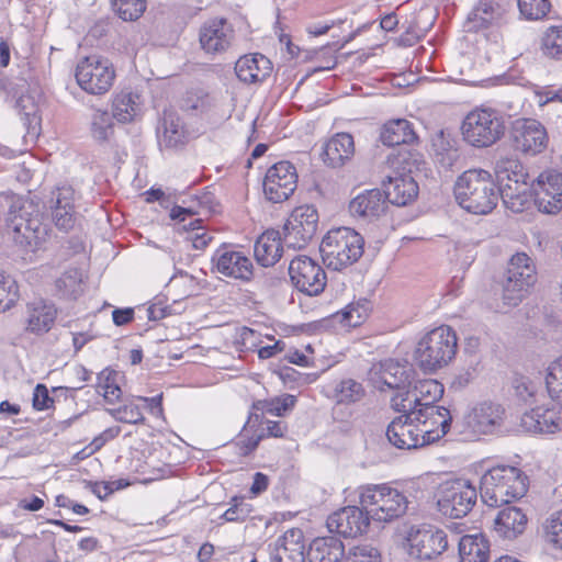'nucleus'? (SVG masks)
Returning <instances> with one entry per match:
<instances>
[{"instance_id": "obj_1", "label": "nucleus", "mask_w": 562, "mask_h": 562, "mask_svg": "<svg viewBox=\"0 0 562 562\" xmlns=\"http://www.w3.org/2000/svg\"><path fill=\"white\" fill-rule=\"evenodd\" d=\"M454 194L459 205L473 214L491 213L502 198L492 175L483 169L464 171L454 184Z\"/></svg>"}, {"instance_id": "obj_2", "label": "nucleus", "mask_w": 562, "mask_h": 562, "mask_svg": "<svg viewBox=\"0 0 562 562\" xmlns=\"http://www.w3.org/2000/svg\"><path fill=\"white\" fill-rule=\"evenodd\" d=\"M271 417H281V397L257 401L252 404L248 419L234 446L240 457L249 456L265 437H281L279 422Z\"/></svg>"}, {"instance_id": "obj_3", "label": "nucleus", "mask_w": 562, "mask_h": 562, "mask_svg": "<svg viewBox=\"0 0 562 562\" xmlns=\"http://www.w3.org/2000/svg\"><path fill=\"white\" fill-rule=\"evenodd\" d=\"M480 491L483 503L498 507L525 496L528 491V477L516 467L496 465L482 475Z\"/></svg>"}, {"instance_id": "obj_4", "label": "nucleus", "mask_w": 562, "mask_h": 562, "mask_svg": "<svg viewBox=\"0 0 562 562\" xmlns=\"http://www.w3.org/2000/svg\"><path fill=\"white\" fill-rule=\"evenodd\" d=\"M458 337L447 325L427 331L417 342L415 359L425 372H436L447 367L456 357Z\"/></svg>"}, {"instance_id": "obj_5", "label": "nucleus", "mask_w": 562, "mask_h": 562, "mask_svg": "<svg viewBox=\"0 0 562 562\" xmlns=\"http://www.w3.org/2000/svg\"><path fill=\"white\" fill-rule=\"evenodd\" d=\"M363 237L349 227L330 229L322 239L319 251L327 268L339 271L363 255Z\"/></svg>"}, {"instance_id": "obj_6", "label": "nucleus", "mask_w": 562, "mask_h": 562, "mask_svg": "<svg viewBox=\"0 0 562 562\" xmlns=\"http://www.w3.org/2000/svg\"><path fill=\"white\" fill-rule=\"evenodd\" d=\"M537 282V268L526 252L510 257L502 279V301L509 307L519 305Z\"/></svg>"}, {"instance_id": "obj_7", "label": "nucleus", "mask_w": 562, "mask_h": 562, "mask_svg": "<svg viewBox=\"0 0 562 562\" xmlns=\"http://www.w3.org/2000/svg\"><path fill=\"white\" fill-rule=\"evenodd\" d=\"M360 504L373 520L391 521L406 513L407 497L385 484L360 487Z\"/></svg>"}, {"instance_id": "obj_8", "label": "nucleus", "mask_w": 562, "mask_h": 562, "mask_svg": "<svg viewBox=\"0 0 562 562\" xmlns=\"http://www.w3.org/2000/svg\"><path fill=\"white\" fill-rule=\"evenodd\" d=\"M505 122L499 113L491 108H476L463 119V139L476 148L490 147L505 134Z\"/></svg>"}, {"instance_id": "obj_9", "label": "nucleus", "mask_w": 562, "mask_h": 562, "mask_svg": "<svg viewBox=\"0 0 562 562\" xmlns=\"http://www.w3.org/2000/svg\"><path fill=\"white\" fill-rule=\"evenodd\" d=\"M495 175L506 207L521 212L528 203L526 184L529 178L522 164L514 158H502L496 162Z\"/></svg>"}, {"instance_id": "obj_10", "label": "nucleus", "mask_w": 562, "mask_h": 562, "mask_svg": "<svg viewBox=\"0 0 562 562\" xmlns=\"http://www.w3.org/2000/svg\"><path fill=\"white\" fill-rule=\"evenodd\" d=\"M12 239L25 251H35L48 235V225L43 214L32 203L24 204L20 214L10 218Z\"/></svg>"}, {"instance_id": "obj_11", "label": "nucleus", "mask_w": 562, "mask_h": 562, "mask_svg": "<svg viewBox=\"0 0 562 562\" xmlns=\"http://www.w3.org/2000/svg\"><path fill=\"white\" fill-rule=\"evenodd\" d=\"M79 87L90 94H104L113 85L115 71L112 64L98 55L83 57L76 67Z\"/></svg>"}, {"instance_id": "obj_12", "label": "nucleus", "mask_w": 562, "mask_h": 562, "mask_svg": "<svg viewBox=\"0 0 562 562\" xmlns=\"http://www.w3.org/2000/svg\"><path fill=\"white\" fill-rule=\"evenodd\" d=\"M318 213L311 205L295 207L283 223V246L288 249L305 248L316 234Z\"/></svg>"}, {"instance_id": "obj_13", "label": "nucleus", "mask_w": 562, "mask_h": 562, "mask_svg": "<svg viewBox=\"0 0 562 562\" xmlns=\"http://www.w3.org/2000/svg\"><path fill=\"white\" fill-rule=\"evenodd\" d=\"M476 499L474 485L467 480H456L441 485L437 505L442 515L462 518L471 512Z\"/></svg>"}, {"instance_id": "obj_14", "label": "nucleus", "mask_w": 562, "mask_h": 562, "mask_svg": "<svg viewBox=\"0 0 562 562\" xmlns=\"http://www.w3.org/2000/svg\"><path fill=\"white\" fill-rule=\"evenodd\" d=\"M288 273L291 284L310 296L321 294L327 282L322 266L305 255H297L290 260Z\"/></svg>"}, {"instance_id": "obj_15", "label": "nucleus", "mask_w": 562, "mask_h": 562, "mask_svg": "<svg viewBox=\"0 0 562 562\" xmlns=\"http://www.w3.org/2000/svg\"><path fill=\"white\" fill-rule=\"evenodd\" d=\"M443 385L437 380L426 379L418 381L412 390L400 391L391 398V405L396 412H412L425 407H439L435 405L442 395Z\"/></svg>"}, {"instance_id": "obj_16", "label": "nucleus", "mask_w": 562, "mask_h": 562, "mask_svg": "<svg viewBox=\"0 0 562 562\" xmlns=\"http://www.w3.org/2000/svg\"><path fill=\"white\" fill-rule=\"evenodd\" d=\"M406 541L409 546V554L420 560L434 559L448 548L446 532L426 524L412 526Z\"/></svg>"}, {"instance_id": "obj_17", "label": "nucleus", "mask_w": 562, "mask_h": 562, "mask_svg": "<svg viewBox=\"0 0 562 562\" xmlns=\"http://www.w3.org/2000/svg\"><path fill=\"white\" fill-rule=\"evenodd\" d=\"M370 311V301L361 299L358 302L348 304L342 311L323 318L313 325L283 326V337L294 335L297 331H303L306 327H314L318 330H329L334 328L337 323H340L346 327H357L368 317Z\"/></svg>"}, {"instance_id": "obj_18", "label": "nucleus", "mask_w": 562, "mask_h": 562, "mask_svg": "<svg viewBox=\"0 0 562 562\" xmlns=\"http://www.w3.org/2000/svg\"><path fill=\"white\" fill-rule=\"evenodd\" d=\"M418 426L422 443L428 446L448 434L452 423L450 411L446 407H425L412 411Z\"/></svg>"}, {"instance_id": "obj_19", "label": "nucleus", "mask_w": 562, "mask_h": 562, "mask_svg": "<svg viewBox=\"0 0 562 562\" xmlns=\"http://www.w3.org/2000/svg\"><path fill=\"white\" fill-rule=\"evenodd\" d=\"M535 204L546 214L562 210V175L554 170L540 173L533 184Z\"/></svg>"}, {"instance_id": "obj_20", "label": "nucleus", "mask_w": 562, "mask_h": 562, "mask_svg": "<svg viewBox=\"0 0 562 562\" xmlns=\"http://www.w3.org/2000/svg\"><path fill=\"white\" fill-rule=\"evenodd\" d=\"M370 516L358 506L344 507L327 518V528L342 537H357L367 531Z\"/></svg>"}, {"instance_id": "obj_21", "label": "nucleus", "mask_w": 562, "mask_h": 562, "mask_svg": "<svg viewBox=\"0 0 562 562\" xmlns=\"http://www.w3.org/2000/svg\"><path fill=\"white\" fill-rule=\"evenodd\" d=\"M350 215L363 223H372L386 214V196L379 189L364 190L357 194L348 205Z\"/></svg>"}, {"instance_id": "obj_22", "label": "nucleus", "mask_w": 562, "mask_h": 562, "mask_svg": "<svg viewBox=\"0 0 562 562\" xmlns=\"http://www.w3.org/2000/svg\"><path fill=\"white\" fill-rule=\"evenodd\" d=\"M515 147L528 155L535 156L548 146V134L544 126L533 119L517 122L513 131Z\"/></svg>"}, {"instance_id": "obj_23", "label": "nucleus", "mask_w": 562, "mask_h": 562, "mask_svg": "<svg viewBox=\"0 0 562 562\" xmlns=\"http://www.w3.org/2000/svg\"><path fill=\"white\" fill-rule=\"evenodd\" d=\"M213 268L216 272L243 281L252 277V262L244 252L228 247L218 248L212 257Z\"/></svg>"}, {"instance_id": "obj_24", "label": "nucleus", "mask_w": 562, "mask_h": 562, "mask_svg": "<svg viewBox=\"0 0 562 562\" xmlns=\"http://www.w3.org/2000/svg\"><path fill=\"white\" fill-rule=\"evenodd\" d=\"M402 415L394 418L386 429L389 442L397 449H418L425 447L420 441V432L412 412H401Z\"/></svg>"}, {"instance_id": "obj_25", "label": "nucleus", "mask_w": 562, "mask_h": 562, "mask_svg": "<svg viewBox=\"0 0 562 562\" xmlns=\"http://www.w3.org/2000/svg\"><path fill=\"white\" fill-rule=\"evenodd\" d=\"M234 38V29L224 18L211 19L201 26L199 40L201 47L209 54L225 52Z\"/></svg>"}, {"instance_id": "obj_26", "label": "nucleus", "mask_w": 562, "mask_h": 562, "mask_svg": "<svg viewBox=\"0 0 562 562\" xmlns=\"http://www.w3.org/2000/svg\"><path fill=\"white\" fill-rule=\"evenodd\" d=\"M504 413V408L499 404L483 402L472 408L467 416V424L474 434H493L501 428Z\"/></svg>"}, {"instance_id": "obj_27", "label": "nucleus", "mask_w": 562, "mask_h": 562, "mask_svg": "<svg viewBox=\"0 0 562 562\" xmlns=\"http://www.w3.org/2000/svg\"><path fill=\"white\" fill-rule=\"evenodd\" d=\"M56 317L57 308L53 303L42 299L29 302L24 314V330L42 336L52 329Z\"/></svg>"}, {"instance_id": "obj_28", "label": "nucleus", "mask_w": 562, "mask_h": 562, "mask_svg": "<svg viewBox=\"0 0 562 562\" xmlns=\"http://www.w3.org/2000/svg\"><path fill=\"white\" fill-rule=\"evenodd\" d=\"M382 183L387 203L403 206L414 201L418 194V184L408 173L393 172Z\"/></svg>"}, {"instance_id": "obj_29", "label": "nucleus", "mask_w": 562, "mask_h": 562, "mask_svg": "<svg viewBox=\"0 0 562 562\" xmlns=\"http://www.w3.org/2000/svg\"><path fill=\"white\" fill-rule=\"evenodd\" d=\"M521 426L529 432L554 434L562 430V414L554 408L533 407L522 415Z\"/></svg>"}, {"instance_id": "obj_30", "label": "nucleus", "mask_w": 562, "mask_h": 562, "mask_svg": "<svg viewBox=\"0 0 562 562\" xmlns=\"http://www.w3.org/2000/svg\"><path fill=\"white\" fill-rule=\"evenodd\" d=\"M353 155V137L349 133H337L324 144L321 157L327 167L339 168Z\"/></svg>"}, {"instance_id": "obj_31", "label": "nucleus", "mask_w": 562, "mask_h": 562, "mask_svg": "<svg viewBox=\"0 0 562 562\" xmlns=\"http://www.w3.org/2000/svg\"><path fill=\"white\" fill-rule=\"evenodd\" d=\"M272 70V64L262 54H249L240 57L235 65L238 79L246 83L265 80Z\"/></svg>"}, {"instance_id": "obj_32", "label": "nucleus", "mask_w": 562, "mask_h": 562, "mask_svg": "<svg viewBox=\"0 0 562 562\" xmlns=\"http://www.w3.org/2000/svg\"><path fill=\"white\" fill-rule=\"evenodd\" d=\"M74 195L71 187L57 188L52 198V218L55 225L61 231H69L75 224Z\"/></svg>"}, {"instance_id": "obj_33", "label": "nucleus", "mask_w": 562, "mask_h": 562, "mask_svg": "<svg viewBox=\"0 0 562 562\" xmlns=\"http://www.w3.org/2000/svg\"><path fill=\"white\" fill-rule=\"evenodd\" d=\"M157 137L160 146L175 148L184 143L186 128L178 113L168 109L157 125Z\"/></svg>"}, {"instance_id": "obj_34", "label": "nucleus", "mask_w": 562, "mask_h": 562, "mask_svg": "<svg viewBox=\"0 0 562 562\" xmlns=\"http://www.w3.org/2000/svg\"><path fill=\"white\" fill-rule=\"evenodd\" d=\"M255 258L262 267H272L281 258V233L266 229L255 243Z\"/></svg>"}, {"instance_id": "obj_35", "label": "nucleus", "mask_w": 562, "mask_h": 562, "mask_svg": "<svg viewBox=\"0 0 562 562\" xmlns=\"http://www.w3.org/2000/svg\"><path fill=\"white\" fill-rule=\"evenodd\" d=\"M528 518L520 508L506 507L494 519L495 532L504 539H514L526 529Z\"/></svg>"}, {"instance_id": "obj_36", "label": "nucleus", "mask_w": 562, "mask_h": 562, "mask_svg": "<svg viewBox=\"0 0 562 562\" xmlns=\"http://www.w3.org/2000/svg\"><path fill=\"white\" fill-rule=\"evenodd\" d=\"M345 554L342 542L333 536L316 538L310 544V562H339Z\"/></svg>"}, {"instance_id": "obj_37", "label": "nucleus", "mask_w": 562, "mask_h": 562, "mask_svg": "<svg viewBox=\"0 0 562 562\" xmlns=\"http://www.w3.org/2000/svg\"><path fill=\"white\" fill-rule=\"evenodd\" d=\"M381 142L389 147L412 144L416 139L413 125L405 119H396L386 122L380 133Z\"/></svg>"}, {"instance_id": "obj_38", "label": "nucleus", "mask_w": 562, "mask_h": 562, "mask_svg": "<svg viewBox=\"0 0 562 562\" xmlns=\"http://www.w3.org/2000/svg\"><path fill=\"white\" fill-rule=\"evenodd\" d=\"M460 562H487L490 543L483 535H467L459 540Z\"/></svg>"}, {"instance_id": "obj_39", "label": "nucleus", "mask_w": 562, "mask_h": 562, "mask_svg": "<svg viewBox=\"0 0 562 562\" xmlns=\"http://www.w3.org/2000/svg\"><path fill=\"white\" fill-rule=\"evenodd\" d=\"M215 198L211 192H204L196 196L189 206L175 205L170 211V218L184 223L193 220L194 215L211 214L216 211Z\"/></svg>"}, {"instance_id": "obj_40", "label": "nucleus", "mask_w": 562, "mask_h": 562, "mask_svg": "<svg viewBox=\"0 0 562 562\" xmlns=\"http://www.w3.org/2000/svg\"><path fill=\"white\" fill-rule=\"evenodd\" d=\"M502 8L495 0H480L467 19L468 31L477 32L488 27L501 15Z\"/></svg>"}, {"instance_id": "obj_41", "label": "nucleus", "mask_w": 562, "mask_h": 562, "mask_svg": "<svg viewBox=\"0 0 562 562\" xmlns=\"http://www.w3.org/2000/svg\"><path fill=\"white\" fill-rule=\"evenodd\" d=\"M140 112V97L132 91L116 93L112 101V115L120 123L132 122Z\"/></svg>"}, {"instance_id": "obj_42", "label": "nucleus", "mask_w": 562, "mask_h": 562, "mask_svg": "<svg viewBox=\"0 0 562 562\" xmlns=\"http://www.w3.org/2000/svg\"><path fill=\"white\" fill-rule=\"evenodd\" d=\"M380 381L389 389L405 391L408 383L406 368L393 359L385 360L381 363Z\"/></svg>"}, {"instance_id": "obj_43", "label": "nucleus", "mask_w": 562, "mask_h": 562, "mask_svg": "<svg viewBox=\"0 0 562 562\" xmlns=\"http://www.w3.org/2000/svg\"><path fill=\"white\" fill-rule=\"evenodd\" d=\"M283 562H305L304 536L299 528L283 533Z\"/></svg>"}, {"instance_id": "obj_44", "label": "nucleus", "mask_w": 562, "mask_h": 562, "mask_svg": "<svg viewBox=\"0 0 562 562\" xmlns=\"http://www.w3.org/2000/svg\"><path fill=\"white\" fill-rule=\"evenodd\" d=\"M113 115L101 109H93L90 116V133L99 143L109 142L114 134Z\"/></svg>"}, {"instance_id": "obj_45", "label": "nucleus", "mask_w": 562, "mask_h": 562, "mask_svg": "<svg viewBox=\"0 0 562 562\" xmlns=\"http://www.w3.org/2000/svg\"><path fill=\"white\" fill-rule=\"evenodd\" d=\"M83 273L79 268L66 270L56 280L57 294L65 299H76L82 292Z\"/></svg>"}, {"instance_id": "obj_46", "label": "nucleus", "mask_w": 562, "mask_h": 562, "mask_svg": "<svg viewBox=\"0 0 562 562\" xmlns=\"http://www.w3.org/2000/svg\"><path fill=\"white\" fill-rule=\"evenodd\" d=\"M119 373L104 369L97 375L95 391L102 395L109 404L115 403L122 396V390L117 384Z\"/></svg>"}, {"instance_id": "obj_47", "label": "nucleus", "mask_w": 562, "mask_h": 562, "mask_svg": "<svg viewBox=\"0 0 562 562\" xmlns=\"http://www.w3.org/2000/svg\"><path fill=\"white\" fill-rule=\"evenodd\" d=\"M362 384L353 379H344L334 386L333 398L337 403H356L364 396Z\"/></svg>"}, {"instance_id": "obj_48", "label": "nucleus", "mask_w": 562, "mask_h": 562, "mask_svg": "<svg viewBox=\"0 0 562 562\" xmlns=\"http://www.w3.org/2000/svg\"><path fill=\"white\" fill-rule=\"evenodd\" d=\"M546 387L549 396L562 405V356L549 363L546 374Z\"/></svg>"}, {"instance_id": "obj_49", "label": "nucleus", "mask_w": 562, "mask_h": 562, "mask_svg": "<svg viewBox=\"0 0 562 562\" xmlns=\"http://www.w3.org/2000/svg\"><path fill=\"white\" fill-rule=\"evenodd\" d=\"M281 161L274 162L266 172L262 189L267 201L271 203H281Z\"/></svg>"}, {"instance_id": "obj_50", "label": "nucleus", "mask_w": 562, "mask_h": 562, "mask_svg": "<svg viewBox=\"0 0 562 562\" xmlns=\"http://www.w3.org/2000/svg\"><path fill=\"white\" fill-rule=\"evenodd\" d=\"M543 536L547 543L562 550V509L553 512L543 524Z\"/></svg>"}, {"instance_id": "obj_51", "label": "nucleus", "mask_w": 562, "mask_h": 562, "mask_svg": "<svg viewBox=\"0 0 562 562\" xmlns=\"http://www.w3.org/2000/svg\"><path fill=\"white\" fill-rule=\"evenodd\" d=\"M541 48L546 56L562 59V25L551 26L544 32Z\"/></svg>"}, {"instance_id": "obj_52", "label": "nucleus", "mask_w": 562, "mask_h": 562, "mask_svg": "<svg viewBox=\"0 0 562 562\" xmlns=\"http://www.w3.org/2000/svg\"><path fill=\"white\" fill-rule=\"evenodd\" d=\"M116 14L124 21L139 19L146 10V0H111Z\"/></svg>"}, {"instance_id": "obj_53", "label": "nucleus", "mask_w": 562, "mask_h": 562, "mask_svg": "<svg viewBox=\"0 0 562 562\" xmlns=\"http://www.w3.org/2000/svg\"><path fill=\"white\" fill-rule=\"evenodd\" d=\"M520 14L530 21L544 19L551 10L549 0H518Z\"/></svg>"}, {"instance_id": "obj_54", "label": "nucleus", "mask_w": 562, "mask_h": 562, "mask_svg": "<svg viewBox=\"0 0 562 562\" xmlns=\"http://www.w3.org/2000/svg\"><path fill=\"white\" fill-rule=\"evenodd\" d=\"M178 224L181 226V229L190 233L189 239L195 249H204L212 240V236L204 231L201 218H193L189 222Z\"/></svg>"}, {"instance_id": "obj_55", "label": "nucleus", "mask_w": 562, "mask_h": 562, "mask_svg": "<svg viewBox=\"0 0 562 562\" xmlns=\"http://www.w3.org/2000/svg\"><path fill=\"white\" fill-rule=\"evenodd\" d=\"M19 299L16 282L9 276L0 274V312L11 308Z\"/></svg>"}, {"instance_id": "obj_56", "label": "nucleus", "mask_w": 562, "mask_h": 562, "mask_svg": "<svg viewBox=\"0 0 562 562\" xmlns=\"http://www.w3.org/2000/svg\"><path fill=\"white\" fill-rule=\"evenodd\" d=\"M16 108L19 109L20 113L25 116V120L30 126L35 127L40 124V108L36 101V97L33 93L22 94L16 100Z\"/></svg>"}, {"instance_id": "obj_57", "label": "nucleus", "mask_w": 562, "mask_h": 562, "mask_svg": "<svg viewBox=\"0 0 562 562\" xmlns=\"http://www.w3.org/2000/svg\"><path fill=\"white\" fill-rule=\"evenodd\" d=\"M109 413L120 423L139 424L144 420L140 407L134 403H128L117 408H111L109 409Z\"/></svg>"}, {"instance_id": "obj_58", "label": "nucleus", "mask_w": 562, "mask_h": 562, "mask_svg": "<svg viewBox=\"0 0 562 562\" xmlns=\"http://www.w3.org/2000/svg\"><path fill=\"white\" fill-rule=\"evenodd\" d=\"M87 486L99 499L104 501L115 491H120L128 486V482L124 479H119L113 481L88 482Z\"/></svg>"}, {"instance_id": "obj_59", "label": "nucleus", "mask_w": 562, "mask_h": 562, "mask_svg": "<svg viewBox=\"0 0 562 562\" xmlns=\"http://www.w3.org/2000/svg\"><path fill=\"white\" fill-rule=\"evenodd\" d=\"M251 513V506L243 498L234 497L231 506L222 515V519L228 522L244 521Z\"/></svg>"}, {"instance_id": "obj_60", "label": "nucleus", "mask_w": 562, "mask_h": 562, "mask_svg": "<svg viewBox=\"0 0 562 562\" xmlns=\"http://www.w3.org/2000/svg\"><path fill=\"white\" fill-rule=\"evenodd\" d=\"M348 562H381L378 550L371 546L363 544L355 547L347 557Z\"/></svg>"}, {"instance_id": "obj_61", "label": "nucleus", "mask_w": 562, "mask_h": 562, "mask_svg": "<svg viewBox=\"0 0 562 562\" xmlns=\"http://www.w3.org/2000/svg\"><path fill=\"white\" fill-rule=\"evenodd\" d=\"M297 171L296 168L290 162L283 160V199L286 200L294 193L297 187Z\"/></svg>"}, {"instance_id": "obj_62", "label": "nucleus", "mask_w": 562, "mask_h": 562, "mask_svg": "<svg viewBox=\"0 0 562 562\" xmlns=\"http://www.w3.org/2000/svg\"><path fill=\"white\" fill-rule=\"evenodd\" d=\"M183 111L191 115L203 113L207 108V97L199 94H189L181 104Z\"/></svg>"}, {"instance_id": "obj_63", "label": "nucleus", "mask_w": 562, "mask_h": 562, "mask_svg": "<svg viewBox=\"0 0 562 562\" xmlns=\"http://www.w3.org/2000/svg\"><path fill=\"white\" fill-rule=\"evenodd\" d=\"M54 398L45 384L38 383L33 392V407L36 411H45L53 406Z\"/></svg>"}, {"instance_id": "obj_64", "label": "nucleus", "mask_w": 562, "mask_h": 562, "mask_svg": "<svg viewBox=\"0 0 562 562\" xmlns=\"http://www.w3.org/2000/svg\"><path fill=\"white\" fill-rule=\"evenodd\" d=\"M516 395L525 403L532 404L536 396L535 384L526 378L516 379L514 382Z\"/></svg>"}]
</instances>
